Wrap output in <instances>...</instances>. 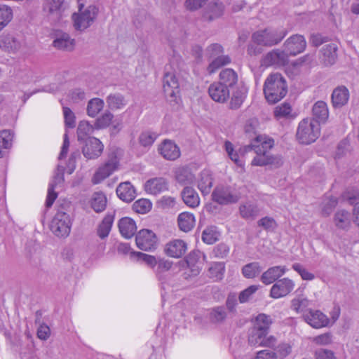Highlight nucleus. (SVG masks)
I'll return each instance as SVG.
<instances>
[{
    "label": "nucleus",
    "instance_id": "nucleus-1",
    "mask_svg": "<svg viewBox=\"0 0 359 359\" xmlns=\"http://www.w3.org/2000/svg\"><path fill=\"white\" fill-rule=\"evenodd\" d=\"M286 81L279 73L269 74L264 84V94L268 102L274 104L282 100L287 94Z\"/></svg>",
    "mask_w": 359,
    "mask_h": 359
},
{
    "label": "nucleus",
    "instance_id": "nucleus-2",
    "mask_svg": "<svg viewBox=\"0 0 359 359\" xmlns=\"http://www.w3.org/2000/svg\"><path fill=\"white\" fill-rule=\"evenodd\" d=\"M273 140L265 135H257L252 144L246 147L245 151L252 149L256 154L251 162L253 166H264L269 164L268 151L273 147Z\"/></svg>",
    "mask_w": 359,
    "mask_h": 359
},
{
    "label": "nucleus",
    "instance_id": "nucleus-3",
    "mask_svg": "<svg viewBox=\"0 0 359 359\" xmlns=\"http://www.w3.org/2000/svg\"><path fill=\"white\" fill-rule=\"evenodd\" d=\"M320 127L318 121L311 118L302 120L298 126L297 138L302 144H309L320 136Z\"/></svg>",
    "mask_w": 359,
    "mask_h": 359
},
{
    "label": "nucleus",
    "instance_id": "nucleus-4",
    "mask_svg": "<svg viewBox=\"0 0 359 359\" xmlns=\"http://www.w3.org/2000/svg\"><path fill=\"white\" fill-rule=\"evenodd\" d=\"M97 13L96 6L90 5L84 8V3H80L78 13H73L72 16L74 28L79 31L86 29L93 23Z\"/></svg>",
    "mask_w": 359,
    "mask_h": 359
},
{
    "label": "nucleus",
    "instance_id": "nucleus-5",
    "mask_svg": "<svg viewBox=\"0 0 359 359\" xmlns=\"http://www.w3.org/2000/svg\"><path fill=\"white\" fill-rule=\"evenodd\" d=\"M26 47L23 35L18 33H3L0 35V49L10 54H16Z\"/></svg>",
    "mask_w": 359,
    "mask_h": 359
},
{
    "label": "nucleus",
    "instance_id": "nucleus-6",
    "mask_svg": "<svg viewBox=\"0 0 359 359\" xmlns=\"http://www.w3.org/2000/svg\"><path fill=\"white\" fill-rule=\"evenodd\" d=\"M286 34L287 31L284 29L268 28L255 32L252 39L257 44L271 46L281 41Z\"/></svg>",
    "mask_w": 359,
    "mask_h": 359
},
{
    "label": "nucleus",
    "instance_id": "nucleus-7",
    "mask_svg": "<svg viewBox=\"0 0 359 359\" xmlns=\"http://www.w3.org/2000/svg\"><path fill=\"white\" fill-rule=\"evenodd\" d=\"M163 89L167 100L170 103L177 104L180 100V88L176 74L170 70V67L165 68V72L163 81Z\"/></svg>",
    "mask_w": 359,
    "mask_h": 359
},
{
    "label": "nucleus",
    "instance_id": "nucleus-8",
    "mask_svg": "<svg viewBox=\"0 0 359 359\" xmlns=\"http://www.w3.org/2000/svg\"><path fill=\"white\" fill-rule=\"evenodd\" d=\"M72 218L62 210H59L50 222V231L57 237H67L71 231Z\"/></svg>",
    "mask_w": 359,
    "mask_h": 359
},
{
    "label": "nucleus",
    "instance_id": "nucleus-9",
    "mask_svg": "<svg viewBox=\"0 0 359 359\" xmlns=\"http://www.w3.org/2000/svg\"><path fill=\"white\" fill-rule=\"evenodd\" d=\"M212 199L221 205L236 203L240 198V194L233 188L225 186H217L212 193Z\"/></svg>",
    "mask_w": 359,
    "mask_h": 359
},
{
    "label": "nucleus",
    "instance_id": "nucleus-10",
    "mask_svg": "<svg viewBox=\"0 0 359 359\" xmlns=\"http://www.w3.org/2000/svg\"><path fill=\"white\" fill-rule=\"evenodd\" d=\"M225 6L221 0L208 1L202 11V19L207 22H211L220 18L224 13Z\"/></svg>",
    "mask_w": 359,
    "mask_h": 359
},
{
    "label": "nucleus",
    "instance_id": "nucleus-11",
    "mask_svg": "<svg viewBox=\"0 0 359 359\" xmlns=\"http://www.w3.org/2000/svg\"><path fill=\"white\" fill-rule=\"evenodd\" d=\"M137 248L142 250L150 251L155 250L158 245V238L151 230L142 229L135 237Z\"/></svg>",
    "mask_w": 359,
    "mask_h": 359
},
{
    "label": "nucleus",
    "instance_id": "nucleus-12",
    "mask_svg": "<svg viewBox=\"0 0 359 359\" xmlns=\"http://www.w3.org/2000/svg\"><path fill=\"white\" fill-rule=\"evenodd\" d=\"M205 258V254L200 250H194L187 255L186 263L190 271L189 276H196L200 273Z\"/></svg>",
    "mask_w": 359,
    "mask_h": 359
},
{
    "label": "nucleus",
    "instance_id": "nucleus-13",
    "mask_svg": "<svg viewBox=\"0 0 359 359\" xmlns=\"http://www.w3.org/2000/svg\"><path fill=\"white\" fill-rule=\"evenodd\" d=\"M304 319L315 329L327 327L330 323V318L320 310L309 309L304 313Z\"/></svg>",
    "mask_w": 359,
    "mask_h": 359
},
{
    "label": "nucleus",
    "instance_id": "nucleus-14",
    "mask_svg": "<svg viewBox=\"0 0 359 359\" xmlns=\"http://www.w3.org/2000/svg\"><path fill=\"white\" fill-rule=\"evenodd\" d=\"M294 282L288 278L278 280L270 290V297L273 299H280L286 297L294 288Z\"/></svg>",
    "mask_w": 359,
    "mask_h": 359
},
{
    "label": "nucleus",
    "instance_id": "nucleus-15",
    "mask_svg": "<svg viewBox=\"0 0 359 359\" xmlns=\"http://www.w3.org/2000/svg\"><path fill=\"white\" fill-rule=\"evenodd\" d=\"M118 160L116 156L111 157L104 165L100 166L94 174L92 182L99 184L118 169Z\"/></svg>",
    "mask_w": 359,
    "mask_h": 359
},
{
    "label": "nucleus",
    "instance_id": "nucleus-16",
    "mask_svg": "<svg viewBox=\"0 0 359 359\" xmlns=\"http://www.w3.org/2000/svg\"><path fill=\"white\" fill-rule=\"evenodd\" d=\"M287 62L288 57L285 51L284 50L275 49L264 55L261 61V64L264 67H280L285 65Z\"/></svg>",
    "mask_w": 359,
    "mask_h": 359
},
{
    "label": "nucleus",
    "instance_id": "nucleus-17",
    "mask_svg": "<svg viewBox=\"0 0 359 359\" xmlns=\"http://www.w3.org/2000/svg\"><path fill=\"white\" fill-rule=\"evenodd\" d=\"M168 181L164 177H153L147 180L144 184V190L149 195L158 196L168 191Z\"/></svg>",
    "mask_w": 359,
    "mask_h": 359
},
{
    "label": "nucleus",
    "instance_id": "nucleus-18",
    "mask_svg": "<svg viewBox=\"0 0 359 359\" xmlns=\"http://www.w3.org/2000/svg\"><path fill=\"white\" fill-rule=\"evenodd\" d=\"M103 149L104 145L100 140L90 137L82 148V153L87 159H95L102 154Z\"/></svg>",
    "mask_w": 359,
    "mask_h": 359
},
{
    "label": "nucleus",
    "instance_id": "nucleus-19",
    "mask_svg": "<svg viewBox=\"0 0 359 359\" xmlns=\"http://www.w3.org/2000/svg\"><path fill=\"white\" fill-rule=\"evenodd\" d=\"M306 46L304 37L296 34L290 36L284 43V50L289 55H296L303 52Z\"/></svg>",
    "mask_w": 359,
    "mask_h": 359
},
{
    "label": "nucleus",
    "instance_id": "nucleus-20",
    "mask_svg": "<svg viewBox=\"0 0 359 359\" xmlns=\"http://www.w3.org/2000/svg\"><path fill=\"white\" fill-rule=\"evenodd\" d=\"M187 250V244L182 239H173L168 242L164 247V252L168 257L180 258Z\"/></svg>",
    "mask_w": 359,
    "mask_h": 359
},
{
    "label": "nucleus",
    "instance_id": "nucleus-21",
    "mask_svg": "<svg viewBox=\"0 0 359 359\" xmlns=\"http://www.w3.org/2000/svg\"><path fill=\"white\" fill-rule=\"evenodd\" d=\"M158 151L165 159L168 161H175L180 156V148L170 140H164L158 145Z\"/></svg>",
    "mask_w": 359,
    "mask_h": 359
},
{
    "label": "nucleus",
    "instance_id": "nucleus-22",
    "mask_svg": "<svg viewBox=\"0 0 359 359\" xmlns=\"http://www.w3.org/2000/svg\"><path fill=\"white\" fill-rule=\"evenodd\" d=\"M229 89L218 82H214L209 86L208 93L210 97L215 102L224 103L230 95Z\"/></svg>",
    "mask_w": 359,
    "mask_h": 359
},
{
    "label": "nucleus",
    "instance_id": "nucleus-23",
    "mask_svg": "<svg viewBox=\"0 0 359 359\" xmlns=\"http://www.w3.org/2000/svg\"><path fill=\"white\" fill-rule=\"evenodd\" d=\"M197 187L203 196L210 193L213 185L214 178L212 173L209 170H202L197 177Z\"/></svg>",
    "mask_w": 359,
    "mask_h": 359
},
{
    "label": "nucleus",
    "instance_id": "nucleus-24",
    "mask_svg": "<svg viewBox=\"0 0 359 359\" xmlns=\"http://www.w3.org/2000/svg\"><path fill=\"white\" fill-rule=\"evenodd\" d=\"M285 266H275L269 268L261 276V281L265 285H270L283 276L287 271Z\"/></svg>",
    "mask_w": 359,
    "mask_h": 359
},
{
    "label": "nucleus",
    "instance_id": "nucleus-25",
    "mask_svg": "<svg viewBox=\"0 0 359 359\" xmlns=\"http://www.w3.org/2000/svg\"><path fill=\"white\" fill-rule=\"evenodd\" d=\"M63 0H46L43 5L44 12L47 13L50 19L56 22L61 18V7Z\"/></svg>",
    "mask_w": 359,
    "mask_h": 359
},
{
    "label": "nucleus",
    "instance_id": "nucleus-26",
    "mask_svg": "<svg viewBox=\"0 0 359 359\" xmlns=\"http://www.w3.org/2000/svg\"><path fill=\"white\" fill-rule=\"evenodd\" d=\"M181 197L183 202L191 208H197L200 205V197L193 187H185L181 192Z\"/></svg>",
    "mask_w": 359,
    "mask_h": 359
},
{
    "label": "nucleus",
    "instance_id": "nucleus-27",
    "mask_svg": "<svg viewBox=\"0 0 359 359\" xmlns=\"http://www.w3.org/2000/svg\"><path fill=\"white\" fill-rule=\"evenodd\" d=\"M238 78L237 73L232 69H223L219 74V83L231 90L238 87Z\"/></svg>",
    "mask_w": 359,
    "mask_h": 359
},
{
    "label": "nucleus",
    "instance_id": "nucleus-28",
    "mask_svg": "<svg viewBox=\"0 0 359 359\" xmlns=\"http://www.w3.org/2000/svg\"><path fill=\"white\" fill-rule=\"evenodd\" d=\"M349 99V91L345 86L336 88L332 94V102L334 107H341Z\"/></svg>",
    "mask_w": 359,
    "mask_h": 359
},
{
    "label": "nucleus",
    "instance_id": "nucleus-29",
    "mask_svg": "<svg viewBox=\"0 0 359 359\" xmlns=\"http://www.w3.org/2000/svg\"><path fill=\"white\" fill-rule=\"evenodd\" d=\"M121 234L126 238H132L137 231L135 222L130 217L121 218L118 222Z\"/></svg>",
    "mask_w": 359,
    "mask_h": 359
},
{
    "label": "nucleus",
    "instance_id": "nucleus-30",
    "mask_svg": "<svg viewBox=\"0 0 359 359\" xmlns=\"http://www.w3.org/2000/svg\"><path fill=\"white\" fill-rule=\"evenodd\" d=\"M117 196L123 201L131 202L136 196L135 189L129 182L121 183L116 189Z\"/></svg>",
    "mask_w": 359,
    "mask_h": 359
},
{
    "label": "nucleus",
    "instance_id": "nucleus-31",
    "mask_svg": "<svg viewBox=\"0 0 359 359\" xmlns=\"http://www.w3.org/2000/svg\"><path fill=\"white\" fill-rule=\"evenodd\" d=\"M337 46L335 43L325 45L321 50L320 60L325 65H332L337 60Z\"/></svg>",
    "mask_w": 359,
    "mask_h": 359
},
{
    "label": "nucleus",
    "instance_id": "nucleus-32",
    "mask_svg": "<svg viewBox=\"0 0 359 359\" xmlns=\"http://www.w3.org/2000/svg\"><path fill=\"white\" fill-rule=\"evenodd\" d=\"M312 113L313 116L312 120L318 121L319 125L320 123H325L329 116L327 103L324 101L316 102L313 107Z\"/></svg>",
    "mask_w": 359,
    "mask_h": 359
},
{
    "label": "nucleus",
    "instance_id": "nucleus-33",
    "mask_svg": "<svg viewBox=\"0 0 359 359\" xmlns=\"http://www.w3.org/2000/svg\"><path fill=\"white\" fill-rule=\"evenodd\" d=\"M177 223L181 231L188 232L195 226V216L191 212H183L178 215Z\"/></svg>",
    "mask_w": 359,
    "mask_h": 359
},
{
    "label": "nucleus",
    "instance_id": "nucleus-34",
    "mask_svg": "<svg viewBox=\"0 0 359 359\" xmlns=\"http://www.w3.org/2000/svg\"><path fill=\"white\" fill-rule=\"evenodd\" d=\"M75 41L67 33H60L57 34L53 41L54 47L64 50H72L74 48Z\"/></svg>",
    "mask_w": 359,
    "mask_h": 359
},
{
    "label": "nucleus",
    "instance_id": "nucleus-35",
    "mask_svg": "<svg viewBox=\"0 0 359 359\" xmlns=\"http://www.w3.org/2000/svg\"><path fill=\"white\" fill-rule=\"evenodd\" d=\"M175 180L182 185L191 184L194 176L191 170L187 167H178L174 170Z\"/></svg>",
    "mask_w": 359,
    "mask_h": 359
},
{
    "label": "nucleus",
    "instance_id": "nucleus-36",
    "mask_svg": "<svg viewBox=\"0 0 359 359\" xmlns=\"http://www.w3.org/2000/svg\"><path fill=\"white\" fill-rule=\"evenodd\" d=\"M232 95L231 97V101L229 103V106L231 109H237L241 107L243 102H244L247 91L246 90L241 86H238L234 89H231Z\"/></svg>",
    "mask_w": 359,
    "mask_h": 359
},
{
    "label": "nucleus",
    "instance_id": "nucleus-37",
    "mask_svg": "<svg viewBox=\"0 0 359 359\" xmlns=\"http://www.w3.org/2000/svg\"><path fill=\"white\" fill-rule=\"evenodd\" d=\"M225 272V264L224 262H212L207 272V276L215 281L223 278Z\"/></svg>",
    "mask_w": 359,
    "mask_h": 359
},
{
    "label": "nucleus",
    "instance_id": "nucleus-38",
    "mask_svg": "<svg viewBox=\"0 0 359 359\" xmlns=\"http://www.w3.org/2000/svg\"><path fill=\"white\" fill-rule=\"evenodd\" d=\"M14 133L10 130L0 131V158H3L4 152L2 149H10L13 146Z\"/></svg>",
    "mask_w": 359,
    "mask_h": 359
},
{
    "label": "nucleus",
    "instance_id": "nucleus-39",
    "mask_svg": "<svg viewBox=\"0 0 359 359\" xmlns=\"http://www.w3.org/2000/svg\"><path fill=\"white\" fill-rule=\"evenodd\" d=\"M113 222L114 216L112 215L107 214L103 218L97 230V235L100 238L104 239L109 236Z\"/></svg>",
    "mask_w": 359,
    "mask_h": 359
},
{
    "label": "nucleus",
    "instance_id": "nucleus-40",
    "mask_svg": "<svg viewBox=\"0 0 359 359\" xmlns=\"http://www.w3.org/2000/svg\"><path fill=\"white\" fill-rule=\"evenodd\" d=\"M271 324L272 319L269 316L260 313L256 317L252 327L255 328L256 330H260L268 334Z\"/></svg>",
    "mask_w": 359,
    "mask_h": 359
},
{
    "label": "nucleus",
    "instance_id": "nucleus-41",
    "mask_svg": "<svg viewBox=\"0 0 359 359\" xmlns=\"http://www.w3.org/2000/svg\"><path fill=\"white\" fill-rule=\"evenodd\" d=\"M106 102L108 107L111 110L121 109L126 104L124 97L119 93L110 94L107 97Z\"/></svg>",
    "mask_w": 359,
    "mask_h": 359
},
{
    "label": "nucleus",
    "instance_id": "nucleus-42",
    "mask_svg": "<svg viewBox=\"0 0 359 359\" xmlns=\"http://www.w3.org/2000/svg\"><path fill=\"white\" fill-rule=\"evenodd\" d=\"M241 216L246 219H254L259 214L258 207L252 203H246L239 208Z\"/></svg>",
    "mask_w": 359,
    "mask_h": 359
},
{
    "label": "nucleus",
    "instance_id": "nucleus-43",
    "mask_svg": "<svg viewBox=\"0 0 359 359\" xmlns=\"http://www.w3.org/2000/svg\"><path fill=\"white\" fill-rule=\"evenodd\" d=\"M92 208L96 212H100L105 210L107 206V198L102 192L94 193L90 201Z\"/></svg>",
    "mask_w": 359,
    "mask_h": 359
},
{
    "label": "nucleus",
    "instance_id": "nucleus-44",
    "mask_svg": "<svg viewBox=\"0 0 359 359\" xmlns=\"http://www.w3.org/2000/svg\"><path fill=\"white\" fill-rule=\"evenodd\" d=\"M310 304V300L303 296H299L292 299L291 309L297 313H302L307 312L306 308Z\"/></svg>",
    "mask_w": 359,
    "mask_h": 359
},
{
    "label": "nucleus",
    "instance_id": "nucleus-45",
    "mask_svg": "<svg viewBox=\"0 0 359 359\" xmlns=\"http://www.w3.org/2000/svg\"><path fill=\"white\" fill-rule=\"evenodd\" d=\"M13 18V9L8 5L0 4V31L6 27Z\"/></svg>",
    "mask_w": 359,
    "mask_h": 359
},
{
    "label": "nucleus",
    "instance_id": "nucleus-46",
    "mask_svg": "<svg viewBox=\"0 0 359 359\" xmlns=\"http://www.w3.org/2000/svg\"><path fill=\"white\" fill-rule=\"evenodd\" d=\"M158 134L151 130L142 131L139 137L138 142L140 144L144 147H150L156 140L158 138Z\"/></svg>",
    "mask_w": 359,
    "mask_h": 359
},
{
    "label": "nucleus",
    "instance_id": "nucleus-47",
    "mask_svg": "<svg viewBox=\"0 0 359 359\" xmlns=\"http://www.w3.org/2000/svg\"><path fill=\"white\" fill-rule=\"evenodd\" d=\"M241 271L245 278H254L261 273L262 267L259 262H251L243 266Z\"/></svg>",
    "mask_w": 359,
    "mask_h": 359
},
{
    "label": "nucleus",
    "instance_id": "nucleus-48",
    "mask_svg": "<svg viewBox=\"0 0 359 359\" xmlns=\"http://www.w3.org/2000/svg\"><path fill=\"white\" fill-rule=\"evenodd\" d=\"M94 131V127L86 121H81L79 122L77 128V137L78 140L81 141L87 140Z\"/></svg>",
    "mask_w": 359,
    "mask_h": 359
},
{
    "label": "nucleus",
    "instance_id": "nucleus-49",
    "mask_svg": "<svg viewBox=\"0 0 359 359\" xmlns=\"http://www.w3.org/2000/svg\"><path fill=\"white\" fill-rule=\"evenodd\" d=\"M62 180V176L60 174H57L54 180L50 183L48 189V194L46 201V205L48 208H50L54 203L56 199L57 194L54 191L55 187L57 182H60Z\"/></svg>",
    "mask_w": 359,
    "mask_h": 359
},
{
    "label": "nucleus",
    "instance_id": "nucleus-50",
    "mask_svg": "<svg viewBox=\"0 0 359 359\" xmlns=\"http://www.w3.org/2000/svg\"><path fill=\"white\" fill-rule=\"evenodd\" d=\"M104 105V101L100 98L91 99L87 106L88 115L91 117H95L103 109Z\"/></svg>",
    "mask_w": 359,
    "mask_h": 359
},
{
    "label": "nucleus",
    "instance_id": "nucleus-51",
    "mask_svg": "<svg viewBox=\"0 0 359 359\" xmlns=\"http://www.w3.org/2000/svg\"><path fill=\"white\" fill-rule=\"evenodd\" d=\"M334 223L340 229H346L351 224L350 214L345 210L338 211L334 216Z\"/></svg>",
    "mask_w": 359,
    "mask_h": 359
},
{
    "label": "nucleus",
    "instance_id": "nucleus-52",
    "mask_svg": "<svg viewBox=\"0 0 359 359\" xmlns=\"http://www.w3.org/2000/svg\"><path fill=\"white\" fill-rule=\"evenodd\" d=\"M220 234L215 226H210L206 228L202 234V240L207 244H213L215 243L219 237Z\"/></svg>",
    "mask_w": 359,
    "mask_h": 359
},
{
    "label": "nucleus",
    "instance_id": "nucleus-53",
    "mask_svg": "<svg viewBox=\"0 0 359 359\" xmlns=\"http://www.w3.org/2000/svg\"><path fill=\"white\" fill-rule=\"evenodd\" d=\"M267 334L262 331L256 330L255 328L252 327L249 333L248 342L252 346H262L264 337Z\"/></svg>",
    "mask_w": 359,
    "mask_h": 359
},
{
    "label": "nucleus",
    "instance_id": "nucleus-54",
    "mask_svg": "<svg viewBox=\"0 0 359 359\" xmlns=\"http://www.w3.org/2000/svg\"><path fill=\"white\" fill-rule=\"evenodd\" d=\"M152 208V203L150 200L147 198H141L136 201L133 204V209L135 212L140 214H146Z\"/></svg>",
    "mask_w": 359,
    "mask_h": 359
},
{
    "label": "nucleus",
    "instance_id": "nucleus-55",
    "mask_svg": "<svg viewBox=\"0 0 359 359\" xmlns=\"http://www.w3.org/2000/svg\"><path fill=\"white\" fill-rule=\"evenodd\" d=\"M231 62V59L228 55H219L213 60L208 67L209 73L215 72L218 68L222 66L228 65Z\"/></svg>",
    "mask_w": 359,
    "mask_h": 359
},
{
    "label": "nucleus",
    "instance_id": "nucleus-56",
    "mask_svg": "<svg viewBox=\"0 0 359 359\" xmlns=\"http://www.w3.org/2000/svg\"><path fill=\"white\" fill-rule=\"evenodd\" d=\"M210 0H184L183 3L185 10L196 12L204 8Z\"/></svg>",
    "mask_w": 359,
    "mask_h": 359
},
{
    "label": "nucleus",
    "instance_id": "nucleus-57",
    "mask_svg": "<svg viewBox=\"0 0 359 359\" xmlns=\"http://www.w3.org/2000/svg\"><path fill=\"white\" fill-rule=\"evenodd\" d=\"M172 266V262L166 259H159L155 269L156 274L159 280H161L165 272L168 271Z\"/></svg>",
    "mask_w": 359,
    "mask_h": 359
},
{
    "label": "nucleus",
    "instance_id": "nucleus-58",
    "mask_svg": "<svg viewBox=\"0 0 359 359\" xmlns=\"http://www.w3.org/2000/svg\"><path fill=\"white\" fill-rule=\"evenodd\" d=\"M114 115L109 112H104L101 116L96 119L95 126L97 129L106 128L110 126L113 120Z\"/></svg>",
    "mask_w": 359,
    "mask_h": 359
},
{
    "label": "nucleus",
    "instance_id": "nucleus-59",
    "mask_svg": "<svg viewBox=\"0 0 359 359\" xmlns=\"http://www.w3.org/2000/svg\"><path fill=\"white\" fill-rule=\"evenodd\" d=\"M292 112V107L288 103H283L277 106L274 109V116L276 118L280 119L288 118Z\"/></svg>",
    "mask_w": 359,
    "mask_h": 359
},
{
    "label": "nucleus",
    "instance_id": "nucleus-60",
    "mask_svg": "<svg viewBox=\"0 0 359 359\" xmlns=\"http://www.w3.org/2000/svg\"><path fill=\"white\" fill-rule=\"evenodd\" d=\"M156 204L159 208L170 210L175 208L176 205V198L175 197L165 195L161 197L158 200Z\"/></svg>",
    "mask_w": 359,
    "mask_h": 359
},
{
    "label": "nucleus",
    "instance_id": "nucleus-61",
    "mask_svg": "<svg viewBox=\"0 0 359 359\" xmlns=\"http://www.w3.org/2000/svg\"><path fill=\"white\" fill-rule=\"evenodd\" d=\"M259 285H252L241 291L238 295L240 303L243 304L251 299L252 295L258 290Z\"/></svg>",
    "mask_w": 359,
    "mask_h": 359
},
{
    "label": "nucleus",
    "instance_id": "nucleus-62",
    "mask_svg": "<svg viewBox=\"0 0 359 359\" xmlns=\"http://www.w3.org/2000/svg\"><path fill=\"white\" fill-rule=\"evenodd\" d=\"M292 268L299 274V276L304 280L311 281L315 278V275L313 273L308 271L306 268H304L302 264L299 263L293 264Z\"/></svg>",
    "mask_w": 359,
    "mask_h": 359
},
{
    "label": "nucleus",
    "instance_id": "nucleus-63",
    "mask_svg": "<svg viewBox=\"0 0 359 359\" xmlns=\"http://www.w3.org/2000/svg\"><path fill=\"white\" fill-rule=\"evenodd\" d=\"M226 317V313L224 308L218 306L211 309L210 312V318L212 321L219 323L223 321Z\"/></svg>",
    "mask_w": 359,
    "mask_h": 359
},
{
    "label": "nucleus",
    "instance_id": "nucleus-64",
    "mask_svg": "<svg viewBox=\"0 0 359 359\" xmlns=\"http://www.w3.org/2000/svg\"><path fill=\"white\" fill-rule=\"evenodd\" d=\"M224 147L225 150L229 156V158L238 166L242 167L243 165V163L242 161L239 159L238 154L237 151H234L233 144L229 142L226 141L224 143Z\"/></svg>",
    "mask_w": 359,
    "mask_h": 359
}]
</instances>
